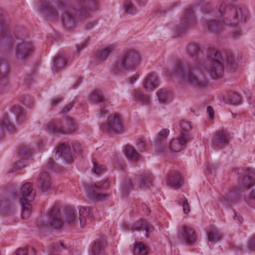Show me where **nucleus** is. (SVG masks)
Masks as SVG:
<instances>
[{
    "label": "nucleus",
    "instance_id": "nucleus-1",
    "mask_svg": "<svg viewBox=\"0 0 255 255\" xmlns=\"http://www.w3.org/2000/svg\"><path fill=\"white\" fill-rule=\"evenodd\" d=\"M188 55L196 60L193 62L186 63L177 61L171 71V75L178 78L183 84L197 88H204L208 86V82L204 78V70L207 71L212 79L223 76L224 71L223 58L221 53L215 48H209L204 62L199 58L203 54L199 45L191 43L186 48Z\"/></svg>",
    "mask_w": 255,
    "mask_h": 255
},
{
    "label": "nucleus",
    "instance_id": "nucleus-2",
    "mask_svg": "<svg viewBox=\"0 0 255 255\" xmlns=\"http://www.w3.org/2000/svg\"><path fill=\"white\" fill-rule=\"evenodd\" d=\"M95 3L96 0H60L53 7L50 2L43 0L40 4V8L50 16L57 17L60 12L63 24L70 26L78 19L87 17L90 8L87 4L90 5Z\"/></svg>",
    "mask_w": 255,
    "mask_h": 255
},
{
    "label": "nucleus",
    "instance_id": "nucleus-3",
    "mask_svg": "<svg viewBox=\"0 0 255 255\" xmlns=\"http://www.w3.org/2000/svg\"><path fill=\"white\" fill-rule=\"evenodd\" d=\"M0 40L2 41L5 48L12 49L15 46V55L17 59L23 60L28 58L34 51L33 44L19 37L14 31H10L4 21H0ZM9 66L6 61L0 59V76L5 78L9 71Z\"/></svg>",
    "mask_w": 255,
    "mask_h": 255
},
{
    "label": "nucleus",
    "instance_id": "nucleus-4",
    "mask_svg": "<svg viewBox=\"0 0 255 255\" xmlns=\"http://www.w3.org/2000/svg\"><path fill=\"white\" fill-rule=\"evenodd\" d=\"M223 23L218 20H211L207 23V28L212 32L218 33L222 31L223 24L233 27H237L241 23L246 21L249 11L246 6L236 7L222 4L219 9Z\"/></svg>",
    "mask_w": 255,
    "mask_h": 255
},
{
    "label": "nucleus",
    "instance_id": "nucleus-5",
    "mask_svg": "<svg viewBox=\"0 0 255 255\" xmlns=\"http://www.w3.org/2000/svg\"><path fill=\"white\" fill-rule=\"evenodd\" d=\"M140 59V54L136 50L128 49L113 63L111 71L115 75H119L125 71L135 70Z\"/></svg>",
    "mask_w": 255,
    "mask_h": 255
},
{
    "label": "nucleus",
    "instance_id": "nucleus-6",
    "mask_svg": "<svg viewBox=\"0 0 255 255\" xmlns=\"http://www.w3.org/2000/svg\"><path fill=\"white\" fill-rule=\"evenodd\" d=\"M35 193L29 183L22 185L20 189V193L15 192L11 193L10 198L11 200H17L22 207L21 217L23 219H27L31 215L30 202L34 199Z\"/></svg>",
    "mask_w": 255,
    "mask_h": 255
},
{
    "label": "nucleus",
    "instance_id": "nucleus-7",
    "mask_svg": "<svg viewBox=\"0 0 255 255\" xmlns=\"http://www.w3.org/2000/svg\"><path fill=\"white\" fill-rule=\"evenodd\" d=\"M77 129V123L70 117H65L59 122L48 124L47 126V131L53 135L71 134Z\"/></svg>",
    "mask_w": 255,
    "mask_h": 255
},
{
    "label": "nucleus",
    "instance_id": "nucleus-8",
    "mask_svg": "<svg viewBox=\"0 0 255 255\" xmlns=\"http://www.w3.org/2000/svg\"><path fill=\"white\" fill-rule=\"evenodd\" d=\"M109 186L108 179H105L98 184L90 183L85 187L87 197L94 201H100L108 196L106 194L101 193L102 190L107 189Z\"/></svg>",
    "mask_w": 255,
    "mask_h": 255
},
{
    "label": "nucleus",
    "instance_id": "nucleus-9",
    "mask_svg": "<svg viewBox=\"0 0 255 255\" xmlns=\"http://www.w3.org/2000/svg\"><path fill=\"white\" fill-rule=\"evenodd\" d=\"M196 22V18L192 7L187 8L183 13L180 23L177 26L176 32L178 36H181L186 32L187 29L193 26Z\"/></svg>",
    "mask_w": 255,
    "mask_h": 255
},
{
    "label": "nucleus",
    "instance_id": "nucleus-10",
    "mask_svg": "<svg viewBox=\"0 0 255 255\" xmlns=\"http://www.w3.org/2000/svg\"><path fill=\"white\" fill-rule=\"evenodd\" d=\"M101 130L104 132L121 133L123 132V127L121 117L116 114L108 117L107 123L101 126Z\"/></svg>",
    "mask_w": 255,
    "mask_h": 255
},
{
    "label": "nucleus",
    "instance_id": "nucleus-11",
    "mask_svg": "<svg viewBox=\"0 0 255 255\" xmlns=\"http://www.w3.org/2000/svg\"><path fill=\"white\" fill-rule=\"evenodd\" d=\"M48 221L41 220L38 224L42 228H51L55 229H60L64 224L59 212L57 210H52L49 213Z\"/></svg>",
    "mask_w": 255,
    "mask_h": 255
},
{
    "label": "nucleus",
    "instance_id": "nucleus-12",
    "mask_svg": "<svg viewBox=\"0 0 255 255\" xmlns=\"http://www.w3.org/2000/svg\"><path fill=\"white\" fill-rule=\"evenodd\" d=\"M230 136L226 130L220 129L214 133L212 145L217 149H221L229 142Z\"/></svg>",
    "mask_w": 255,
    "mask_h": 255
},
{
    "label": "nucleus",
    "instance_id": "nucleus-13",
    "mask_svg": "<svg viewBox=\"0 0 255 255\" xmlns=\"http://www.w3.org/2000/svg\"><path fill=\"white\" fill-rule=\"evenodd\" d=\"M190 140V135L187 133H180L179 137L173 139L170 142V148L175 152H179L186 147Z\"/></svg>",
    "mask_w": 255,
    "mask_h": 255
},
{
    "label": "nucleus",
    "instance_id": "nucleus-14",
    "mask_svg": "<svg viewBox=\"0 0 255 255\" xmlns=\"http://www.w3.org/2000/svg\"><path fill=\"white\" fill-rule=\"evenodd\" d=\"M56 155L58 157H62L66 163H71L73 161V156L70 146L68 143H63L58 146Z\"/></svg>",
    "mask_w": 255,
    "mask_h": 255
},
{
    "label": "nucleus",
    "instance_id": "nucleus-15",
    "mask_svg": "<svg viewBox=\"0 0 255 255\" xmlns=\"http://www.w3.org/2000/svg\"><path fill=\"white\" fill-rule=\"evenodd\" d=\"M52 182L49 174L46 171H43L39 176L37 180V186L41 192H45L51 188Z\"/></svg>",
    "mask_w": 255,
    "mask_h": 255
},
{
    "label": "nucleus",
    "instance_id": "nucleus-16",
    "mask_svg": "<svg viewBox=\"0 0 255 255\" xmlns=\"http://www.w3.org/2000/svg\"><path fill=\"white\" fill-rule=\"evenodd\" d=\"M180 235L187 244H193L197 240L194 230L186 226H183L180 232Z\"/></svg>",
    "mask_w": 255,
    "mask_h": 255
},
{
    "label": "nucleus",
    "instance_id": "nucleus-17",
    "mask_svg": "<svg viewBox=\"0 0 255 255\" xmlns=\"http://www.w3.org/2000/svg\"><path fill=\"white\" fill-rule=\"evenodd\" d=\"M159 80L156 74L149 73L143 81L142 85L146 90H153L159 85Z\"/></svg>",
    "mask_w": 255,
    "mask_h": 255
},
{
    "label": "nucleus",
    "instance_id": "nucleus-18",
    "mask_svg": "<svg viewBox=\"0 0 255 255\" xmlns=\"http://www.w3.org/2000/svg\"><path fill=\"white\" fill-rule=\"evenodd\" d=\"M165 182L167 185L175 189H179L183 185V179L181 175L176 171L170 172Z\"/></svg>",
    "mask_w": 255,
    "mask_h": 255
},
{
    "label": "nucleus",
    "instance_id": "nucleus-19",
    "mask_svg": "<svg viewBox=\"0 0 255 255\" xmlns=\"http://www.w3.org/2000/svg\"><path fill=\"white\" fill-rule=\"evenodd\" d=\"M79 215L80 226L82 228L84 227L87 223L92 220V213L89 207H80L79 208Z\"/></svg>",
    "mask_w": 255,
    "mask_h": 255
},
{
    "label": "nucleus",
    "instance_id": "nucleus-20",
    "mask_svg": "<svg viewBox=\"0 0 255 255\" xmlns=\"http://www.w3.org/2000/svg\"><path fill=\"white\" fill-rule=\"evenodd\" d=\"M106 245L105 237H102L96 239L92 247V251L94 255H105Z\"/></svg>",
    "mask_w": 255,
    "mask_h": 255
},
{
    "label": "nucleus",
    "instance_id": "nucleus-21",
    "mask_svg": "<svg viewBox=\"0 0 255 255\" xmlns=\"http://www.w3.org/2000/svg\"><path fill=\"white\" fill-rule=\"evenodd\" d=\"M243 170L247 175H246L242 178L241 185L244 188H248L254 185L255 181L252 176H255V170L246 168L244 169Z\"/></svg>",
    "mask_w": 255,
    "mask_h": 255
},
{
    "label": "nucleus",
    "instance_id": "nucleus-22",
    "mask_svg": "<svg viewBox=\"0 0 255 255\" xmlns=\"http://www.w3.org/2000/svg\"><path fill=\"white\" fill-rule=\"evenodd\" d=\"M132 96L135 101L139 103L142 105H148L150 103L149 96L145 94L140 89H135L132 92Z\"/></svg>",
    "mask_w": 255,
    "mask_h": 255
},
{
    "label": "nucleus",
    "instance_id": "nucleus-23",
    "mask_svg": "<svg viewBox=\"0 0 255 255\" xmlns=\"http://www.w3.org/2000/svg\"><path fill=\"white\" fill-rule=\"evenodd\" d=\"M169 132V131L167 129H163L159 132L155 141V147L158 151H162L163 148L166 146L165 141L166 140Z\"/></svg>",
    "mask_w": 255,
    "mask_h": 255
},
{
    "label": "nucleus",
    "instance_id": "nucleus-24",
    "mask_svg": "<svg viewBox=\"0 0 255 255\" xmlns=\"http://www.w3.org/2000/svg\"><path fill=\"white\" fill-rule=\"evenodd\" d=\"M124 151L127 158L130 161H136L140 158V154L130 145H127L124 148Z\"/></svg>",
    "mask_w": 255,
    "mask_h": 255
},
{
    "label": "nucleus",
    "instance_id": "nucleus-25",
    "mask_svg": "<svg viewBox=\"0 0 255 255\" xmlns=\"http://www.w3.org/2000/svg\"><path fill=\"white\" fill-rule=\"evenodd\" d=\"M139 185L135 186L136 189L145 188L149 186L153 181L152 175L150 173L144 174L137 179Z\"/></svg>",
    "mask_w": 255,
    "mask_h": 255
},
{
    "label": "nucleus",
    "instance_id": "nucleus-26",
    "mask_svg": "<svg viewBox=\"0 0 255 255\" xmlns=\"http://www.w3.org/2000/svg\"><path fill=\"white\" fill-rule=\"evenodd\" d=\"M156 96L160 104H167L172 101L171 93L165 89H160L156 93Z\"/></svg>",
    "mask_w": 255,
    "mask_h": 255
},
{
    "label": "nucleus",
    "instance_id": "nucleus-27",
    "mask_svg": "<svg viewBox=\"0 0 255 255\" xmlns=\"http://www.w3.org/2000/svg\"><path fill=\"white\" fill-rule=\"evenodd\" d=\"M114 50L115 47L113 45H109L98 51L96 57L99 61H105Z\"/></svg>",
    "mask_w": 255,
    "mask_h": 255
},
{
    "label": "nucleus",
    "instance_id": "nucleus-28",
    "mask_svg": "<svg viewBox=\"0 0 255 255\" xmlns=\"http://www.w3.org/2000/svg\"><path fill=\"white\" fill-rule=\"evenodd\" d=\"M65 222L69 224L77 221V211L72 208H68L65 211Z\"/></svg>",
    "mask_w": 255,
    "mask_h": 255
},
{
    "label": "nucleus",
    "instance_id": "nucleus-29",
    "mask_svg": "<svg viewBox=\"0 0 255 255\" xmlns=\"http://www.w3.org/2000/svg\"><path fill=\"white\" fill-rule=\"evenodd\" d=\"M4 129L11 133L15 130L14 126L10 124L7 116H4L0 121V134L2 133Z\"/></svg>",
    "mask_w": 255,
    "mask_h": 255
},
{
    "label": "nucleus",
    "instance_id": "nucleus-30",
    "mask_svg": "<svg viewBox=\"0 0 255 255\" xmlns=\"http://www.w3.org/2000/svg\"><path fill=\"white\" fill-rule=\"evenodd\" d=\"M66 61V58L63 55L60 54L55 56L53 63L54 67L53 70L58 72L63 69L65 66Z\"/></svg>",
    "mask_w": 255,
    "mask_h": 255
},
{
    "label": "nucleus",
    "instance_id": "nucleus-31",
    "mask_svg": "<svg viewBox=\"0 0 255 255\" xmlns=\"http://www.w3.org/2000/svg\"><path fill=\"white\" fill-rule=\"evenodd\" d=\"M224 101L228 104L237 105L240 103L241 97L240 95L234 92H230L224 97Z\"/></svg>",
    "mask_w": 255,
    "mask_h": 255
},
{
    "label": "nucleus",
    "instance_id": "nucleus-32",
    "mask_svg": "<svg viewBox=\"0 0 255 255\" xmlns=\"http://www.w3.org/2000/svg\"><path fill=\"white\" fill-rule=\"evenodd\" d=\"M222 238V235L217 228L213 227L210 229L208 233V240L210 242L216 243L220 241Z\"/></svg>",
    "mask_w": 255,
    "mask_h": 255
},
{
    "label": "nucleus",
    "instance_id": "nucleus-33",
    "mask_svg": "<svg viewBox=\"0 0 255 255\" xmlns=\"http://www.w3.org/2000/svg\"><path fill=\"white\" fill-rule=\"evenodd\" d=\"M147 252V247L143 243L139 242L135 244L133 249L134 255H146Z\"/></svg>",
    "mask_w": 255,
    "mask_h": 255
},
{
    "label": "nucleus",
    "instance_id": "nucleus-34",
    "mask_svg": "<svg viewBox=\"0 0 255 255\" xmlns=\"http://www.w3.org/2000/svg\"><path fill=\"white\" fill-rule=\"evenodd\" d=\"M90 99L93 103H104L106 101L103 94L98 91H95L92 93Z\"/></svg>",
    "mask_w": 255,
    "mask_h": 255
},
{
    "label": "nucleus",
    "instance_id": "nucleus-35",
    "mask_svg": "<svg viewBox=\"0 0 255 255\" xmlns=\"http://www.w3.org/2000/svg\"><path fill=\"white\" fill-rule=\"evenodd\" d=\"M180 127L181 129V132L189 133V131L191 130L193 127L192 123L190 121L182 120L179 123Z\"/></svg>",
    "mask_w": 255,
    "mask_h": 255
},
{
    "label": "nucleus",
    "instance_id": "nucleus-36",
    "mask_svg": "<svg viewBox=\"0 0 255 255\" xmlns=\"http://www.w3.org/2000/svg\"><path fill=\"white\" fill-rule=\"evenodd\" d=\"M124 7L125 11L127 14H134L136 12V8L129 0H126L125 1L124 3Z\"/></svg>",
    "mask_w": 255,
    "mask_h": 255
},
{
    "label": "nucleus",
    "instance_id": "nucleus-37",
    "mask_svg": "<svg viewBox=\"0 0 255 255\" xmlns=\"http://www.w3.org/2000/svg\"><path fill=\"white\" fill-rule=\"evenodd\" d=\"M17 255H36V251L32 248L27 246L18 249L16 252Z\"/></svg>",
    "mask_w": 255,
    "mask_h": 255
},
{
    "label": "nucleus",
    "instance_id": "nucleus-38",
    "mask_svg": "<svg viewBox=\"0 0 255 255\" xmlns=\"http://www.w3.org/2000/svg\"><path fill=\"white\" fill-rule=\"evenodd\" d=\"M239 196L240 195L239 193H231L225 197V199L227 203L229 205H231L236 203L238 201Z\"/></svg>",
    "mask_w": 255,
    "mask_h": 255
},
{
    "label": "nucleus",
    "instance_id": "nucleus-39",
    "mask_svg": "<svg viewBox=\"0 0 255 255\" xmlns=\"http://www.w3.org/2000/svg\"><path fill=\"white\" fill-rule=\"evenodd\" d=\"M32 153V149L29 145H22L19 147L18 154L21 156H27Z\"/></svg>",
    "mask_w": 255,
    "mask_h": 255
},
{
    "label": "nucleus",
    "instance_id": "nucleus-40",
    "mask_svg": "<svg viewBox=\"0 0 255 255\" xmlns=\"http://www.w3.org/2000/svg\"><path fill=\"white\" fill-rule=\"evenodd\" d=\"M145 220H140L135 222L131 226V231L132 232L135 231H142L144 230V223H146Z\"/></svg>",
    "mask_w": 255,
    "mask_h": 255
},
{
    "label": "nucleus",
    "instance_id": "nucleus-41",
    "mask_svg": "<svg viewBox=\"0 0 255 255\" xmlns=\"http://www.w3.org/2000/svg\"><path fill=\"white\" fill-rule=\"evenodd\" d=\"M93 163L94 164L93 171L96 174H100L102 173L106 169L105 166L98 164L96 159H93Z\"/></svg>",
    "mask_w": 255,
    "mask_h": 255
},
{
    "label": "nucleus",
    "instance_id": "nucleus-42",
    "mask_svg": "<svg viewBox=\"0 0 255 255\" xmlns=\"http://www.w3.org/2000/svg\"><path fill=\"white\" fill-rule=\"evenodd\" d=\"M227 65L233 71H235L237 68V64L233 55H230L227 56Z\"/></svg>",
    "mask_w": 255,
    "mask_h": 255
},
{
    "label": "nucleus",
    "instance_id": "nucleus-43",
    "mask_svg": "<svg viewBox=\"0 0 255 255\" xmlns=\"http://www.w3.org/2000/svg\"><path fill=\"white\" fill-rule=\"evenodd\" d=\"M133 189V185L130 179H127L125 181L122 187V193L124 195L128 193L129 191Z\"/></svg>",
    "mask_w": 255,
    "mask_h": 255
},
{
    "label": "nucleus",
    "instance_id": "nucleus-44",
    "mask_svg": "<svg viewBox=\"0 0 255 255\" xmlns=\"http://www.w3.org/2000/svg\"><path fill=\"white\" fill-rule=\"evenodd\" d=\"M13 112L16 115L17 122H19V119L23 115V110L20 107H15L13 108Z\"/></svg>",
    "mask_w": 255,
    "mask_h": 255
},
{
    "label": "nucleus",
    "instance_id": "nucleus-45",
    "mask_svg": "<svg viewBox=\"0 0 255 255\" xmlns=\"http://www.w3.org/2000/svg\"><path fill=\"white\" fill-rule=\"evenodd\" d=\"M138 149L139 152H143L146 147V142L143 138L139 139L137 143Z\"/></svg>",
    "mask_w": 255,
    "mask_h": 255
},
{
    "label": "nucleus",
    "instance_id": "nucleus-46",
    "mask_svg": "<svg viewBox=\"0 0 255 255\" xmlns=\"http://www.w3.org/2000/svg\"><path fill=\"white\" fill-rule=\"evenodd\" d=\"M248 246L250 250L252 251H255V235L249 239Z\"/></svg>",
    "mask_w": 255,
    "mask_h": 255
},
{
    "label": "nucleus",
    "instance_id": "nucleus-47",
    "mask_svg": "<svg viewBox=\"0 0 255 255\" xmlns=\"http://www.w3.org/2000/svg\"><path fill=\"white\" fill-rule=\"evenodd\" d=\"M73 148L75 152L78 154H81L82 151V148L81 144L77 141H75L72 143Z\"/></svg>",
    "mask_w": 255,
    "mask_h": 255
},
{
    "label": "nucleus",
    "instance_id": "nucleus-48",
    "mask_svg": "<svg viewBox=\"0 0 255 255\" xmlns=\"http://www.w3.org/2000/svg\"><path fill=\"white\" fill-rule=\"evenodd\" d=\"M144 230L146 231V232L147 233L146 236L147 237H148V234H150L154 230V227L151 225L149 224L147 221H146V223H144Z\"/></svg>",
    "mask_w": 255,
    "mask_h": 255
},
{
    "label": "nucleus",
    "instance_id": "nucleus-49",
    "mask_svg": "<svg viewBox=\"0 0 255 255\" xmlns=\"http://www.w3.org/2000/svg\"><path fill=\"white\" fill-rule=\"evenodd\" d=\"M59 246L62 247H63L64 244L60 242L58 244H57L54 247L51 248V250L50 251V255H59L58 254H55V253L57 251L58 249L59 248Z\"/></svg>",
    "mask_w": 255,
    "mask_h": 255
},
{
    "label": "nucleus",
    "instance_id": "nucleus-50",
    "mask_svg": "<svg viewBox=\"0 0 255 255\" xmlns=\"http://www.w3.org/2000/svg\"><path fill=\"white\" fill-rule=\"evenodd\" d=\"M182 206H183V211L185 214H187L188 213H189L190 212V209L189 204L188 203V200L186 199H185L184 200Z\"/></svg>",
    "mask_w": 255,
    "mask_h": 255
},
{
    "label": "nucleus",
    "instance_id": "nucleus-51",
    "mask_svg": "<svg viewBox=\"0 0 255 255\" xmlns=\"http://www.w3.org/2000/svg\"><path fill=\"white\" fill-rule=\"evenodd\" d=\"M73 106V104L70 103L67 105L63 109L61 112L63 114H66L68 112H69L70 110L72 108Z\"/></svg>",
    "mask_w": 255,
    "mask_h": 255
},
{
    "label": "nucleus",
    "instance_id": "nucleus-52",
    "mask_svg": "<svg viewBox=\"0 0 255 255\" xmlns=\"http://www.w3.org/2000/svg\"><path fill=\"white\" fill-rule=\"evenodd\" d=\"M47 168L49 169H53L57 167V164L55 163L54 160L52 158L49 159L47 164Z\"/></svg>",
    "mask_w": 255,
    "mask_h": 255
},
{
    "label": "nucleus",
    "instance_id": "nucleus-53",
    "mask_svg": "<svg viewBox=\"0 0 255 255\" xmlns=\"http://www.w3.org/2000/svg\"><path fill=\"white\" fill-rule=\"evenodd\" d=\"M233 218L235 221H237L238 223H242L243 222L242 217L236 211H234Z\"/></svg>",
    "mask_w": 255,
    "mask_h": 255
},
{
    "label": "nucleus",
    "instance_id": "nucleus-54",
    "mask_svg": "<svg viewBox=\"0 0 255 255\" xmlns=\"http://www.w3.org/2000/svg\"><path fill=\"white\" fill-rule=\"evenodd\" d=\"M7 88V84L5 81L1 80L0 83V93H3L4 92Z\"/></svg>",
    "mask_w": 255,
    "mask_h": 255
},
{
    "label": "nucleus",
    "instance_id": "nucleus-55",
    "mask_svg": "<svg viewBox=\"0 0 255 255\" xmlns=\"http://www.w3.org/2000/svg\"><path fill=\"white\" fill-rule=\"evenodd\" d=\"M241 31L240 29L237 28L233 32H232V37L234 39L239 38L241 35Z\"/></svg>",
    "mask_w": 255,
    "mask_h": 255
},
{
    "label": "nucleus",
    "instance_id": "nucleus-56",
    "mask_svg": "<svg viewBox=\"0 0 255 255\" xmlns=\"http://www.w3.org/2000/svg\"><path fill=\"white\" fill-rule=\"evenodd\" d=\"M62 99L60 97L53 98L51 101V106L52 107L56 106L62 101Z\"/></svg>",
    "mask_w": 255,
    "mask_h": 255
},
{
    "label": "nucleus",
    "instance_id": "nucleus-57",
    "mask_svg": "<svg viewBox=\"0 0 255 255\" xmlns=\"http://www.w3.org/2000/svg\"><path fill=\"white\" fill-rule=\"evenodd\" d=\"M108 114V111L105 108H102L100 109L98 114L99 117H105Z\"/></svg>",
    "mask_w": 255,
    "mask_h": 255
},
{
    "label": "nucleus",
    "instance_id": "nucleus-58",
    "mask_svg": "<svg viewBox=\"0 0 255 255\" xmlns=\"http://www.w3.org/2000/svg\"><path fill=\"white\" fill-rule=\"evenodd\" d=\"M138 77V75L137 74H135L132 76L131 77L129 78L128 83L131 84H133L136 81Z\"/></svg>",
    "mask_w": 255,
    "mask_h": 255
},
{
    "label": "nucleus",
    "instance_id": "nucleus-59",
    "mask_svg": "<svg viewBox=\"0 0 255 255\" xmlns=\"http://www.w3.org/2000/svg\"><path fill=\"white\" fill-rule=\"evenodd\" d=\"M207 112L208 113V115H209L210 118H212L213 117L214 114V111L213 109L211 107H210V106L208 107Z\"/></svg>",
    "mask_w": 255,
    "mask_h": 255
},
{
    "label": "nucleus",
    "instance_id": "nucleus-60",
    "mask_svg": "<svg viewBox=\"0 0 255 255\" xmlns=\"http://www.w3.org/2000/svg\"><path fill=\"white\" fill-rule=\"evenodd\" d=\"M141 207L143 210L145 209L146 210V211H145V212H146L148 214L150 213V210L147 207V205L145 204L142 203L141 204Z\"/></svg>",
    "mask_w": 255,
    "mask_h": 255
},
{
    "label": "nucleus",
    "instance_id": "nucleus-61",
    "mask_svg": "<svg viewBox=\"0 0 255 255\" xmlns=\"http://www.w3.org/2000/svg\"><path fill=\"white\" fill-rule=\"evenodd\" d=\"M86 46V45L85 43H82L79 45L77 46V51L78 52L81 50L83 48H84Z\"/></svg>",
    "mask_w": 255,
    "mask_h": 255
},
{
    "label": "nucleus",
    "instance_id": "nucleus-62",
    "mask_svg": "<svg viewBox=\"0 0 255 255\" xmlns=\"http://www.w3.org/2000/svg\"><path fill=\"white\" fill-rule=\"evenodd\" d=\"M81 82H82V79L80 78H79L77 80L76 83L73 85V88H77L81 84Z\"/></svg>",
    "mask_w": 255,
    "mask_h": 255
},
{
    "label": "nucleus",
    "instance_id": "nucleus-63",
    "mask_svg": "<svg viewBox=\"0 0 255 255\" xmlns=\"http://www.w3.org/2000/svg\"><path fill=\"white\" fill-rule=\"evenodd\" d=\"M250 198L255 200V189L250 194Z\"/></svg>",
    "mask_w": 255,
    "mask_h": 255
},
{
    "label": "nucleus",
    "instance_id": "nucleus-64",
    "mask_svg": "<svg viewBox=\"0 0 255 255\" xmlns=\"http://www.w3.org/2000/svg\"><path fill=\"white\" fill-rule=\"evenodd\" d=\"M95 25V23H89L86 25V28L87 29H90L92 28Z\"/></svg>",
    "mask_w": 255,
    "mask_h": 255
}]
</instances>
